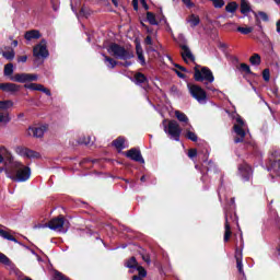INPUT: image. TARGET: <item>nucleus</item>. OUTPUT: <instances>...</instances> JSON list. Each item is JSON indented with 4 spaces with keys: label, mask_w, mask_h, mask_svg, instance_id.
I'll use <instances>...</instances> for the list:
<instances>
[{
    "label": "nucleus",
    "mask_w": 280,
    "mask_h": 280,
    "mask_svg": "<svg viewBox=\"0 0 280 280\" xmlns=\"http://www.w3.org/2000/svg\"><path fill=\"white\" fill-rule=\"evenodd\" d=\"M46 131H47V126H35V127L28 128L27 135L28 137H35L36 139H40Z\"/></svg>",
    "instance_id": "obj_13"
},
{
    "label": "nucleus",
    "mask_w": 280,
    "mask_h": 280,
    "mask_svg": "<svg viewBox=\"0 0 280 280\" xmlns=\"http://www.w3.org/2000/svg\"><path fill=\"white\" fill-rule=\"evenodd\" d=\"M142 5H144L145 10H148V4H145V0H139ZM139 1L138 0H132V7L133 10L137 12L139 10Z\"/></svg>",
    "instance_id": "obj_41"
},
{
    "label": "nucleus",
    "mask_w": 280,
    "mask_h": 280,
    "mask_svg": "<svg viewBox=\"0 0 280 280\" xmlns=\"http://www.w3.org/2000/svg\"><path fill=\"white\" fill-rule=\"evenodd\" d=\"M2 56L5 58V60H14V50L3 51Z\"/></svg>",
    "instance_id": "obj_42"
},
{
    "label": "nucleus",
    "mask_w": 280,
    "mask_h": 280,
    "mask_svg": "<svg viewBox=\"0 0 280 280\" xmlns=\"http://www.w3.org/2000/svg\"><path fill=\"white\" fill-rule=\"evenodd\" d=\"M15 152H16V154H19V156H23L24 159H39L40 158V153H38L34 150H30L24 147H16Z\"/></svg>",
    "instance_id": "obj_9"
},
{
    "label": "nucleus",
    "mask_w": 280,
    "mask_h": 280,
    "mask_svg": "<svg viewBox=\"0 0 280 280\" xmlns=\"http://www.w3.org/2000/svg\"><path fill=\"white\" fill-rule=\"evenodd\" d=\"M0 237H2L3 240H8L9 242H14L15 244H19V241L12 236V234H10V232L0 229Z\"/></svg>",
    "instance_id": "obj_23"
},
{
    "label": "nucleus",
    "mask_w": 280,
    "mask_h": 280,
    "mask_svg": "<svg viewBox=\"0 0 280 280\" xmlns=\"http://www.w3.org/2000/svg\"><path fill=\"white\" fill-rule=\"evenodd\" d=\"M233 25H235V23L229 22V23L224 24L223 27H233Z\"/></svg>",
    "instance_id": "obj_56"
},
{
    "label": "nucleus",
    "mask_w": 280,
    "mask_h": 280,
    "mask_svg": "<svg viewBox=\"0 0 280 280\" xmlns=\"http://www.w3.org/2000/svg\"><path fill=\"white\" fill-rule=\"evenodd\" d=\"M238 174L243 178V180L246 183L253 178V168L247 163H243L238 166Z\"/></svg>",
    "instance_id": "obj_10"
},
{
    "label": "nucleus",
    "mask_w": 280,
    "mask_h": 280,
    "mask_svg": "<svg viewBox=\"0 0 280 280\" xmlns=\"http://www.w3.org/2000/svg\"><path fill=\"white\" fill-rule=\"evenodd\" d=\"M236 268L241 275H244V264L242 260H236Z\"/></svg>",
    "instance_id": "obj_45"
},
{
    "label": "nucleus",
    "mask_w": 280,
    "mask_h": 280,
    "mask_svg": "<svg viewBox=\"0 0 280 280\" xmlns=\"http://www.w3.org/2000/svg\"><path fill=\"white\" fill-rule=\"evenodd\" d=\"M145 45H152V37L151 36H147V38L144 39Z\"/></svg>",
    "instance_id": "obj_54"
},
{
    "label": "nucleus",
    "mask_w": 280,
    "mask_h": 280,
    "mask_svg": "<svg viewBox=\"0 0 280 280\" xmlns=\"http://www.w3.org/2000/svg\"><path fill=\"white\" fill-rule=\"evenodd\" d=\"M249 62H250V65H253L254 67H259V65H261V56H259V54H254V55L249 58Z\"/></svg>",
    "instance_id": "obj_30"
},
{
    "label": "nucleus",
    "mask_w": 280,
    "mask_h": 280,
    "mask_svg": "<svg viewBox=\"0 0 280 280\" xmlns=\"http://www.w3.org/2000/svg\"><path fill=\"white\" fill-rule=\"evenodd\" d=\"M113 145L116 147L117 150L126 149V139L124 137H118L113 141Z\"/></svg>",
    "instance_id": "obj_26"
},
{
    "label": "nucleus",
    "mask_w": 280,
    "mask_h": 280,
    "mask_svg": "<svg viewBox=\"0 0 280 280\" xmlns=\"http://www.w3.org/2000/svg\"><path fill=\"white\" fill-rule=\"evenodd\" d=\"M14 106V102L7 100V101H0V110L2 113H8L7 110H10Z\"/></svg>",
    "instance_id": "obj_25"
},
{
    "label": "nucleus",
    "mask_w": 280,
    "mask_h": 280,
    "mask_svg": "<svg viewBox=\"0 0 280 280\" xmlns=\"http://www.w3.org/2000/svg\"><path fill=\"white\" fill-rule=\"evenodd\" d=\"M195 80L196 82H206L207 84H211L215 81V77H213V72L211 71V69L203 67L200 69L195 68Z\"/></svg>",
    "instance_id": "obj_4"
},
{
    "label": "nucleus",
    "mask_w": 280,
    "mask_h": 280,
    "mask_svg": "<svg viewBox=\"0 0 280 280\" xmlns=\"http://www.w3.org/2000/svg\"><path fill=\"white\" fill-rule=\"evenodd\" d=\"M136 49L140 65L142 67H145V57H143V49H141V46H137Z\"/></svg>",
    "instance_id": "obj_32"
},
{
    "label": "nucleus",
    "mask_w": 280,
    "mask_h": 280,
    "mask_svg": "<svg viewBox=\"0 0 280 280\" xmlns=\"http://www.w3.org/2000/svg\"><path fill=\"white\" fill-rule=\"evenodd\" d=\"M207 89H208L209 91H212L213 93H215V91H218V90H215V89H213V88H211V86H207Z\"/></svg>",
    "instance_id": "obj_62"
},
{
    "label": "nucleus",
    "mask_w": 280,
    "mask_h": 280,
    "mask_svg": "<svg viewBox=\"0 0 280 280\" xmlns=\"http://www.w3.org/2000/svg\"><path fill=\"white\" fill-rule=\"evenodd\" d=\"M225 213V234H224V242H228L231 238V223H229V213Z\"/></svg>",
    "instance_id": "obj_24"
},
{
    "label": "nucleus",
    "mask_w": 280,
    "mask_h": 280,
    "mask_svg": "<svg viewBox=\"0 0 280 280\" xmlns=\"http://www.w3.org/2000/svg\"><path fill=\"white\" fill-rule=\"evenodd\" d=\"M253 12V9H250V2L247 0L241 1V14H244L245 16L250 14Z\"/></svg>",
    "instance_id": "obj_22"
},
{
    "label": "nucleus",
    "mask_w": 280,
    "mask_h": 280,
    "mask_svg": "<svg viewBox=\"0 0 280 280\" xmlns=\"http://www.w3.org/2000/svg\"><path fill=\"white\" fill-rule=\"evenodd\" d=\"M0 264H3L4 266H10L12 261L10 260V258H8V256H5V254L0 253Z\"/></svg>",
    "instance_id": "obj_40"
},
{
    "label": "nucleus",
    "mask_w": 280,
    "mask_h": 280,
    "mask_svg": "<svg viewBox=\"0 0 280 280\" xmlns=\"http://www.w3.org/2000/svg\"><path fill=\"white\" fill-rule=\"evenodd\" d=\"M7 178H10L14 183H25L30 180L32 176V170L30 166L24 165L19 161H11L9 168L5 170Z\"/></svg>",
    "instance_id": "obj_1"
},
{
    "label": "nucleus",
    "mask_w": 280,
    "mask_h": 280,
    "mask_svg": "<svg viewBox=\"0 0 280 280\" xmlns=\"http://www.w3.org/2000/svg\"><path fill=\"white\" fill-rule=\"evenodd\" d=\"M235 259H236V261H242V259H243L242 249L236 248V250H235Z\"/></svg>",
    "instance_id": "obj_46"
},
{
    "label": "nucleus",
    "mask_w": 280,
    "mask_h": 280,
    "mask_svg": "<svg viewBox=\"0 0 280 280\" xmlns=\"http://www.w3.org/2000/svg\"><path fill=\"white\" fill-rule=\"evenodd\" d=\"M13 160L14 159L12 158V153H10L5 147H0V163L8 161L10 165Z\"/></svg>",
    "instance_id": "obj_17"
},
{
    "label": "nucleus",
    "mask_w": 280,
    "mask_h": 280,
    "mask_svg": "<svg viewBox=\"0 0 280 280\" xmlns=\"http://www.w3.org/2000/svg\"><path fill=\"white\" fill-rule=\"evenodd\" d=\"M258 18L260 21H268V14L266 12H258Z\"/></svg>",
    "instance_id": "obj_51"
},
{
    "label": "nucleus",
    "mask_w": 280,
    "mask_h": 280,
    "mask_svg": "<svg viewBox=\"0 0 280 280\" xmlns=\"http://www.w3.org/2000/svg\"><path fill=\"white\" fill-rule=\"evenodd\" d=\"M176 73H177L178 78L185 79V75L182 72L177 71Z\"/></svg>",
    "instance_id": "obj_60"
},
{
    "label": "nucleus",
    "mask_w": 280,
    "mask_h": 280,
    "mask_svg": "<svg viewBox=\"0 0 280 280\" xmlns=\"http://www.w3.org/2000/svg\"><path fill=\"white\" fill-rule=\"evenodd\" d=\"M276 27H277V32L280 34V21L277 22Z\"/></svg>",
    "instance_id": "obj_59"
},
{
    "label": "nucleus",
    "mask_w": 280,
    "mask_h": 280,
    "mask_svg": "<svg viewBox=\"0 0 280 280\" xmlns=\"http://www.w3.org/2000/svg\"><path fill=\"white\" fill-rule=\"evenodd\" d=\"M5 170H10V166H8V162H5V167H0V174L2 172H5Z\"/></svg>",
    "instance_id": "obj_55"
},
{
    "label": "nucleus",
    "mask_w": 280,
    "mask_h": 280,
    "mask_svg": "<svg viewBox=\"0 0 280 280\" xmlns=\"http://www.w3.org/2000/svg\"><path fill=\"white\" fill-rule=\"evenodd\" d=\"M78 142H79L80 145H89V143H91V138H88V139L86 138H83V139L81 138V139H79Z\"/></svg>",
    "instance_id": "obj_49"
},
{
    "label": "nucleus",
    "mask_w": 280,
    "mask_h": 280,
    "mask_svg": "<svg viewBox=\"0 0 280 280\" xmlns=\"http://www.w3.org/2000/svg\"><path fill=\"white\" fill-rule=\"evenodd\" d=\"M236 31H238L241 34H244L246 36L253 32V27L252 26H247V27L238 26L236 28Z\"/></svg>",
    "instance_id": "obj_39"
},
{
    "label": "nucleus",
    "mask_w": 280,
    "mask_h": 280,
    "mask_svg": "<svg viewBox=\"0 0 280 280\" xmlns=\"http://www.w3.org/2000/svg\"><path fill=\"white\" fill-rule=\"evenodd\" d=\"M133 80L138 86H143V84H148V78L144 77V74L141 72L136 73Z\"/></svg>",
    "instance_id": "obj_21"
},
{
    "label": "nucleus",
    "mask_w": 280,
    "mask_h": 280,
    "mask_svg": "<svg viewBox=\"0 0 280 280\" xmlns=\"http://www.w3.org/2000/svg\"><path fill=\"white\" fill-rule=\"evenodd\" d=\"M268 172H273L276 176L280 177V160L273 161V163H271V167L268 168Z\"/></svg>",
    "instance_id": "obj_28"
},
{
    "label": "nucleus",
    "mask_w": 280,
    "mask_h": 280,
    "mask_svg": "<svg viewBox=\"0 0 280 280\" xmlns=\"http://www.w3.org/2000/svg\"><path fill=\"white\" fill-rule=\"evenodd\" d=\"M187 86L191 97H194L198 104H207V92H205L202 88L191 83H188Z\"/></svg>",
    "instance_id": "obj_6"
},
{
    "label": "nucleus",
    "mask_w": 280,
    "mask_h": 280,
    "mask_svg": "<svg viewBox=\"0 0 280 280\" xmlns=\"http://www.w3.org/2000/svg\"><path fill=\"white\" fill-rule=\"evenodd\" d=\"M14 73V65L8 63L4 66V75H12Z\"/></svg>",
    "instance_id": "obj_38"
},
{
    "label": "nucleus",
    "mask_w": 280,
    "mask_h": 280,
    "mask_svg": "<svg viewBox=\"0 0 280 280\" xmlns=\"http://www.w3.org/2000/svg\"><path fill=\"white\" fill-rule=\"evenodd\" d=\"M18 62H27V56H21L18 58Z\"/></svg>",
    "instance_id": "obj_53"
},
{
    "label": "nucleus",
    "mask_w": 280,
    "mask_h": 280,
    "mask_svg": "<svg viewBox=\"0 0 280 280\" xmlns=\"http://www.w3.org/2000/svg\"><path fill=\"white\" fill-rule=\"evenodd\" d=\"M240 71H243L244 73H247L248 75H254L253 71H250V66L246 63H241Z\"/></svg>",
    "instance_id": "obj_37"
},
{
    "label": "nucleus",
    "mask_w": 280,
    "mask_h": 280,
    "mask_svg": "<svg viewBox=\"0 0 280 280\" xmlns=\"http://www.w3.org/2000/svg\"><path fill=\"white\" fill-rule=\"evenodd\" d=\"M20 86L14 83H0V90L5 93H16L19 92Z\"/></svg>",
    "instance_id": "obj_16"
},
{
    "label": "nucleus",
    "mask_w": 280,
    "mask_h": 280,
    "mask_svg": "<svg viewBox=\"0 0 280 280\" xmlns=\"http://www.w3.org/2000/svg\"><path fill=\"white\" fill-rule=\"evenodd\" d=\"M273 2H275L276 4H278L279 8H280V0H273Z\"/></svg>",
    "instance_id": "obj_64"
},
{
    "label": "nucleus",
    "mask_w": 280,
    "mask_h": 280,
    "mask_svg": "<svg viewBox=\"0 0 280 280\" xmlns=\"http://www.w3.org/2000/svg\"><path fill=\"white\" fill-rule=\"evenodd\" d=\"M175 67H177V69H180V71H187V69L185 67H182L179 65H176Z\"/></svg>",
    "instance_id": "obj_58"
},
{
    "label": "nucleus",
    "mask_w": 280,
    "mask_h": 280,
    "mask_svg": "<svg viewBox=\"0 0 280 280\" xmlns=\"http://www.w3.org/2000/svg\"><path fill=\"white\" fill-rule=\"evenodd\" d=\"M34 229H49V223L35 225Z\"/></svg>",
    "instance_id": "obj_52"
},
{
    "label": "nucleus",
    "mask_w": 280,
    "mask_h": 280,
    "mask_svg": "<svg viewBox=\"0 0 280 280\" xmlns=\"http://www.w3.org/2000/svg\"><path fill=\"white\" fill-rule=\"evenodd\" d=\"M262 79L265 82H270V69H265L262 71Z\"/></svg>",
    "instance_id": "obj_43"
},
{
    "label": "nucleus",
    "mask_w": 280,
    "mask_h": 280,
    "mask_svg": "<svg viewBox=\"0 0 280 280\" xmlns=\"http://www.w3.org/2000/svg\"><path fill=\"white\" fill-rule=\"evenodd\" d=\"M202 167L208 172H215V164L212 161H203Z\"/></svg>",
    "instance_id": "obj_33"
},
{
    "label": "nucleus",
    "mask_w": 280,
    "mask_h": 280,
    "mask_svg": "<svg viewBox=\"0 0 280 280\" xmlns=\"http://www.w3.org/2000/svg\"><path fill=\"white\" fill-rule=\"evenodd\" d=\"M12 80L14 82H21L22 84L25 82H36V80H38V74L18 73Z\"/></svg>",
    "instance_id": "obj_12"
},
{
    "label": "nucleus",
    "mask_w": 280,
    "mask_h": 280,
    "mask_svg": "<svg viewBox=\"0 0 280 280\" xmlns=\"http://www.w3.org/2000/svg\"><path fill=\"white\" fill-rule=\"evenodd\" d=\"M12 118L10 117V113L8 112H0V124H10Z\"/></svg>",
    "instance_id": "obj_31"
},
{
    "label": "nucleus",
    "mask_w": 280,
    "mask_h": 280,
    "mask_svg": "<svg viewBox=\"0 0 280 280\" xmlns=\"http://www.w3.org/2000/svg\"><path fill=\"white\" fill-rule=\"evenodd\" d=\"M25 40H38L40 38V32L36 30L28 31L24 34Z\"/></svg>",
    "instance_id": "obj_19"
},
{
    "label": "nucleus",
    "mask_w": 280,
    "mask_h": 280,
    "mask_svg": "<svg viewBox=\"0 0 280 280\" xmlns=\"http://www.w3.org/2000/svg\"><path fill=\"white\" fill-rule=\"evenodd\" d=\"M108 54L110 56H114V58H117L118 60H130V58H133L135 55L132 51L127 50L124 48V46H120L119 44H112L108 49Z\"/></svg>",
    "instance_id": "obj_3"
},
{
    "label": "nucleus",
    "mask_w": 280,
    "mask_h": 280,
    "mask_svg": "<svg viewBox=\"0 0 280 280\" xmlns=\"http://www.w3.org/2000/svg\"><path fill=\"white\" fill-rule=\"evenodd\" d=\"M186 21L190 24V27H198L200 25V18L196 14H191Z\"/></svg>",
    "instance_id": "obj_27"
},
{
    "label": "nucleus",
    "mask_w": 280,
    "mask_h": 280,
    "mask_svg": "<svg viewBox=\"0 0 280 280\" xmlns=\"http://www.w3.org/2000/svg\"><path fill=\"white\" fill-rule=\"evenodd\" d=\"M104 58H105V62H106V66L108 67V69H115V67H117V61H115V59L106 56V55H103Z\"/></svg>",
    "instance_id": "obj_34"
},
{
    "label": "nucleus",
    "mask_w": 280,
    "mask_h": 280,
    "mask_svg": "<svg viewBox=\"0 0 280 280\" xmlns=\"http://www.w3.org/2000/svg\"><path fill=\"white\" fill-rule=\"evenodd\" d=\"M48 229L57 233H67L69 231V221L65 220L63 217L51 219L48 222Z\"/></svg>",
    "instance_id": "obj_5"
},
{
    "label": "nucleus",
    "mask_w": 280,
    "mask_h": 280,
    "mask_svg": "<svg viewBox=\"0 0 280 280\" xmlns=\"http://www.w3.org/2000/svg\"><path fill=\"white\" fill-rule=\"evenodd\" d=\"M179 47L182 49V57L183 60L189 65V62H196V57L191 52V49H189V46L187 44H179Z\"/></svg>",
    "instance_id": "obj_11"
},
{
    "label": "nucleus",
    "mask_w": 280,
    "mask_h": 280,
    "mask_svg": "<svg viewBox=\"0 0 280 280\" xmlns=\"http://www.w3.org/2000/svg\"><path fill=\"white\" fill-rule=\"evenodd\" d=\"M144 261H147L148 264H150V257H143Z\"/></svg>",
    "instance_id": "obj_63"
},
{
    "label": "nucleus",
    "mask_w": 280,
    "mask_h": 280,
    "mask_svg": "<svg viewBox=\"0 0 280 280\" xmlns=\"http://www.w3.org/2000/svg\"><path fill=\"white\" fill-rule=\"evenodd\" d=\"M234 132L238 138L234 139V143H242L246 137V122L241 116H236V124L234 125Z\"/></svg>",
    "instance_id": "obj_7"
},
{
    "label": "nucleus",
    "mask_w": 280,
    "mask_h": 280,
    "mask_svg": "<svg viewBox=\"0 0 280 280\" xmlns=\"http://www.w3.org/2000/svg\"><path fill=\"white\" fill-rule=\"evenodd\" d=\"M212 3L214 8H224V0H214Z\"/></svg>",
    "instance_id": "obj_48"
},
{
    "label": "nucleus",
    "mask_w": 280,
    "mask_h": 280,
    "mask_svg": "<svg viewBox=\"0 0 280 280\" xmlns=\"http://www.w3.org/2000/svg\"><path fill=\"white\" fill-rule=\"evenodd\" d=\"M185 137L187 139H189L190 141H198V136L196 135V132H194V127L191 125H189L188 127H185Z\"/></svg>",
    "instance_id": "obj_20"
},
{
    "label": "nucleus",
    "mask_w": 280,
    "mask_h": 280,
    "mask_svg": "<svg viewBox=\"0 0 280 280\" xmlns=\"http://www.w3.org/2000/svg\"><path fill=\"white\" fill-rule=\"evenodd\" d=\"M258 33H259V36H265L264 30L261 27L259 28Z\"/></svg>",
    "instance_id": "obj_61"
},
{
    "label": "nucleus",
    "mask_w": 280,
    "mask_h": 280,
    "mask_svg": "<svg viewBox=\"0 0 280 280\" xmlns=\"http://www.w3.org/2000/svg\"><path fill=\"white\" fill-rule=\"evenodd\" d=\"M166 121L167 120H163L164 132L172 141H180V135L183 133V129L180 128L178 121L168 120V124L165 125Z\"/></svg>",
    "instance_id": "obj_2"
},
{
    "label": "nucleus",
    "mask_w": 280,
    "mask_h": 280,
    "mask_svg": "<svg viewBox=\"0 0 280 280\" xmlns=\"http://www.w3.org/2000/svg\"><path fill=\"white\" fill-rule=\"evenodd\" d=\"M188 156L189 159H196V156H198V151L196 149L188 150Z\"/></svg>",
    "instance_id": "obj_47"
},
{
    "label": "nucleus",
    "mask_w": 280,
    "mask_h": 280,
    "mask_svg": "<svg viewBox=\"0 0 280 280\" xmlns=\"http://www.w3.org/2000/svg\"><path fill=\"white\" fill-rule=\"evenodd\" d=\"M237 8H240L237 2H229L225 5V12H229L230 14H235V12H237Z\"/></svg>",
    "instance_id": "obj_29"
},
{
    "label": "nucleus",
    "mask_w": 280,
    "mask_h": 280,
    "mask_svg": "<svg viewBox=\"0 0 280 280\" xmlns=\"http://www.w3.org/2000/svg\"><path fill=\"white\" fill-rule=\"evenodd\" d=\"M125 156H127V159H130L131 161H136V163H145V160H143V155H141V151L138 149H130L125 153Z\"/></svg>",
    "instance_id": "obj_14"
},
{
    "label": "nucleus",
    "mask_w": 280,
    "mask_h": 280,
    "mask_svg": "<svg viewBox=\"0 0 280 280\" xmlns=\"http://www.w3.org/2000/svg\"><path fill=\"white\" fill-rule=\"evenodd\" d=\"M147 21L150 25H159V21H156V16L152 12L147 13Z\"/></svg>",
    "instance_id": "obj_35"
},
{
    "label": "nucleus",
    "mask_w": 280,
    "mask_h": 280,
    "mask_svg": "<svg viewBox=\"0 0 280 280\" xmlns=\"http://www.w3.org/2000/svg\"><path fill=\"white\" fill-rule=\"evenodd\" d=\"M33 55L35 56V58H49V50H47V40L42 39L40 43L33 48Z\"/></svg>",
    "instance_id": "obj_8"
},
{
    "label": "nucleus",
    "mask_w": 280,
    "mask_h": 280,
    "mask_svg": "<svg viewBox=\"0 0 280 280\" xmlns=\"http://www.w3.org/2000/svg\"><path fill=\"white\" fill-rule=\"evenodd\" d=\"M182 3H184V5H186V8H195V3L191 2V0H182Z\"/></svg>",
    "instance_id": "obj_50"
},
{
    "label": "nucleus",
    "mask_w": 280,
    "mask_h": 280,
    "mask_svg": "<svg viewBox=\"0 0 280 280\" xmlns=\"http://www.w3.org/2000/svg\"><path fill=\"white\" fill-rule=\"evenodd\" d=\"M175 117H176V119H178V121H180V124H183L184 128L191 126V124H189V117H187V115L185 113H183L180 110H176Z\"/></svg>",
    "instance_id": "obj_18"
},
{
    "label": "nucleus",
    "mask_w": 280,
    "mask_h": 280,
    "mask_svg": "<svg viewBox=\"0 0 280 280\" xmlns=\"http://www.w3.org/2000/svg\"><path fill=\"white\" fill-rule=\"evenodd\" d=\"M132 66V62L130 61H126L125 63H122V67H131Z\"/></svg>",
    "instance_id": "obj_57"
},
{
    "label": "nucleus",
    "mask_w": 280,
    "mask_h": 280,
    "mask_svg": "<svg viewBox=\"0 0 280 280\" xmlns=\"http://www.w3.org/2000/svg\"><path fill=\"white\" fill-rule=\"evenodd\" d=\"M55 279H57V280H69V278L67 276L62 275V272H60V271L55 272Z\"/></svg>",
    "instance_id": "obj_44"
},
{
    "label": "nucleus",
    "mask_w": 280,
    "mask_h": 280,
    "mask_svg": "<svg viewBox=\"0 0 280 280\" xmlns=\"http://www.w3.org/2000/svg\"><path fill=\"white\" fill-rule=\"evenodd\" d=\"M24 89H28V91H40L42 93H45L48 97H51V91L49 89L45 88L40 83H27L24 85Z\"/></svg>",
    "instance_id": "obj_15"
},
{
    "label": "nucleus",
    "mask_w": 280,
    "mask_h": 280,
    "mask_svg": "<svg viewBox=\"0 0 280 280\" xmlns=\"http://www.w3.org/2000/svg\"><path fill=\"white\" fill-rule=\"evenodd\" d=\"M127 268H138L139 264L137 262V258L131 257L129 260L126 261Z\"/></svg>",
    "instance_id": "obj_36"
}]
</instances>
